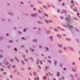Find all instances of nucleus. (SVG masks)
Returning <instances> with one entry per match:
<instances>
[{
    "instance_id": "obj_58",
    "label": "nucleus",
    "mask_w": 80,
    "mask_h": 80,
    "mask_svg": "<svg viewBox=\"0 0 80 80\" xmlns=\"http://www.w3.org/2000/svg\"><path fill=\"white\" fill-rule=\"evenodd\" d=\"M40 64H41V65H42V61H40Z\"/></svg>"
},
{
    "instance_id": "obj_46",
    "label": "nucleus",
    "mask_w": 80,
    "mask_h": 80,
    "mask_svg": "<svg viewBox=\"0 0 80 80\" xmlns=\"http://www.w3.org/2000/svg\"><path fill=\"white\" fill-rule=\"evenodd\" d=\"M75 62H72V64L73 65H75Z\"/></svg>"
},
{
    "instance_id": "obj_28",
    "label": "nucleus",
    "mask_w": 80,
    "mask_h": 80,
    "mask_svg": "<svg viewBox=\"0 0 80 80\" xmlns=\"http://www.w3.org/2000/svg\"><path fill=\"white\" fill-rule=\"evenodd\" d=\"M66 40H67L68 41H70V39L69 38H66Z\"/></svg>"
},
{
    "instance_id": "obj_8",
    "label": "nucleus",
    "mask_w": 80,
    "mask_h": 80,
    "mask_svg": "<svg viewBox=\"0 0 80 80\" xmlns=\"http://www.w3.org/2000/svg\"><path fill=\"white\" fill-rule=\"evenodd\" d=\"M38 23L39 24H41V25H43V22L40 21H38Z\"/></svg>"
},
{
    "instance_id": "obj_42",
    "label": "nucleus",
    "mask_w": 80,
    "mask_h": 80,
    "mask_svg": "<svg viewBox=\"0 0 80 80\" xmlns=\"http://www.w3.org/2000/svg\"><path fill=\"white\" fill-rule=\"evenodd\" d=\"M48 68H49V67L48 66H47L45 68V69H46L47 70L48 69Z\"/></svg>"
},
{
    "instance_id": "obj_48",
    "label": "nucleus",
    "mask_w": 80,
    "mask_h": 80,
    "mask_svg": "<svg viewBox=\"0 0 80 80\" xmlns=\"http://www.w3.org/2000/svg\"><path fill=\"white\" fill-rule=\"evenodd\" d=\"M10 77L11 78H13V76H12V75H10Z\"/></svg>"
},
{
    "instance_id": "obj_39",
    "label": "nucleus",
    "mask_w": 80,
    "mask_h": 80,
    "mask_svg": "<svg viewBox=\"0 0 80 80\" xmlns=\"http://www.w3.org/2000/svg\"><path fill=\"white\" fill-rule=\"evenodd\" d=\"M38 68H40V69H41L42 68H41V66H40L38 65Z\"/></svg>"
},
{
    "instance_id": "obj_23",
    "label": "nucleus",
    "mask_w": 80,
    "mask_h": 80,
    "mask_svg": "<svg viewBox=\"0 0 80 80\" xmlns=\"http://www.w3.org/2000/svg\"><path fill=\"white\" fill-rule=\"evenodd\" d=\"M47 61L48 63H52V61H51L49 59H48Z\"/></svg>"
},
{
    "instance_id": "obj_9",
    "label": "nucleus",
    "mask_w": 80,
    "mask_h": 80,
    "mask_svg": "<svg viewBox=\"0 0 80 80\" xmlns=\"http://www.w3.org/2000/svg\"><path fill=\"white\" fill-rule=\"evenodd\" d=\"M43 8H45L46 10H47L48 9V7H47L45 5H43Z\"/></svg>"
},
{
    "instance_id": "obj_16",
    "label": "nucleus",
    "mask_w": 80,
    "mask_h": 80,
    "mask_svg": "<svg viewBox=\"0 0 80 80\" xmlns=\"http://www.w3.org/2000/svg\"><path fill=\"white\" fill-rule=\"evenodd\" d=\"M29 59H30V60H31L32 62H33V58H32V57H31L29 58Z\"/></svg>"
},
{
    "instance_id": "obj_56",
    "label": "nucleus",
    "mask_w": 80,
    "mask_h": 80,
    "mask_svg": "<svg viewBox=\"0 0 80 80\" xmlns=\"http://www.w3.org/2000/svg\"><path fill=\"white\" fill-rule=\"evenodd\" d=\"M58 28V29H60V30H61V28H60V27L58 26L57 27Z\"/></svg>"
},
{
    "instance_id": "obj_49",
    "label": "nucleus",
    "mask_w": 80,
    "mask_h": 80,
    "mask_svg": "<svg viewBox=\"0 0 80 80\" xmlns=\"http://www.w3.org/2000/svg\"><path fill=\"white\" fill-rule=\"evenodd\" d=\"M21 70H22L23 71V70H25V69L24 68H21Z\"/></svg>"
},
{
    "instance_id": "obj_15",
    "label": "nucleus",
    "mask_w": 80,
    "mask_h": 80,
    "mask_svg": "<svg viewBox=\"0 0 80 80\" xmlns=\"http://www.w3.org/2000/svg\"><path fill=\"white\" fill-rule=\"evenodd\" d=\"M8 14H9V15H11V16H13L14 15V14L13 13H12V12H8Z\"/></svg>"
},
{
    "instance_id": "obj_43",
    "label": "nucleus",
    "mask_w": 80,
    "mask_h": 80,
    "mask_svg": "<svg viewBox=\"0 0 80 80\" xmlns=\"http://www.w3.org/2000/svg\"><path fill=\"white\" fill-rule=\"evenodd\" d=\"M49 21L50 23H53V21L52 20H49Z\"/></svg>"
},
{
    "instance_id": "obj_10",
    "label": "nucleus",
    "mask_w": 80,
    "mask_h": 80,
    "mask_svg": "<svg viewBox=\"0 0 80 80\" xmlns=\"http://www.w3.org/2000/svg\"><path fill=\"white\" fill-rule=\"evenodd\" d=\"M15 59L18 62H20V61L18 60V58H17L16 57H15Z\"/></svg>"
},
{
    "instance_id": "obj_5",
    "label": "nucleus",
    "mask_w": 80,
    "mask_h": 80,
    "mask_svg": "<svg viewBox=\"0 0 80 80\" xmlns=\"http://www.w3.org/2000/svg\"><path fill=\"white\" fill-rule=\"evenodd\" d=\"M68 48L69 49L71 50H72V51H74V49L72 47H68Z\"/></svg>"
},
{
    "instance_id": "obj_47",
    "label": "nucleus",
    "mask_w": 80,
    "mask_h": 80,
    "mask_svg": "<svg viewBox=\"0 0 80 80\" xmlns=\"http://www.w3.org/2000/svg\"><path fill=\"white\" fill-rule=\"evenodd\" d=\"M39 18L41 19V20H43V18L40 17V16H39Z\"/></svg>"
},
{
    "instance_id": "obj_29",
    "label": "nucleus",
    "mask_w": 80,
    "mask_h": 80,
    "mask_svg": "<svg viewBox=\"0 0 80 80\" xmlns=\"http://www.w3.org/2000/svg\"><path fill=\"white\" fill-rule=\"evenodd\" d=\"M45 48L47 51H49V49H48V47H46Z\"/></svg>"
},
{
    "instance_id": "obj_61",
    "label": "nucleus",
    "mask_w": 80,
    "mask_h": 80,
    "mask_svg": "<svg viewBox=\"0 0 80 80\" xmlns=\"http://www.w3.org/2000/svg\"><path fill=\"white\" fill-rule=\"evenodd\" d=\"M15 68V65H14L12 66V68Z\"/></svg>"
},
{
    "instance_id": "obj_1",
    "label": "nucleus",
    "mask_w": 80,
    "mask_h": 80,
    "mask_svg": "<svg viewBox=\"0 0 80 80\" xmlns=\"http://www.w3.org/2000/svg\"><path fill=\"white\" fill-rule=\"evenodd\" d=\"M65 20L67 22V25L64 24L63 23H62V25L64 27L67 28V27H68V28L70 29V30H73V27L72 26H71L69 25L70 23H72V21L71 19V16L70 15H68L67 17H65Z\"/></svg>"
},
{
    "instance_id": "obj_18",
    "label": "nucleus",
    "mask_w": 80,
    "mask_h": 80,
    "mask_svg": "<svg viewBox=\"0 0 80 80\" xmlns=\"http://www.w3.org/2000/svg\"><path fill=\"white\" fill-rule=\"evenodd\" d=\"M45 22L47 23H49V21L45 19Z\"/></svg>"
},
{
    "instance_id": "obj_26",
    "label": "nucleus",
    "mask_w": 80,
    "mask_h": 80,
    "mask_svg": "<svg viewBox=\"0 0 80 80\" xmlns=\"http://www.w3.org/2000/svg\"><path fill=\"white\" fill-rule=\"evenodd\" d=\"M51 7H52V8H55V6L51 4Z\"/></svg>"
},
{
    "instance_id": "obj_2",
    "label": "nucleus",
    "mask_w": 80,
    "mask_h": 80,
    "mask_svg": "<svg viewBox=\"0 0 80 80\" xmlns=\"http://www.w3.org/2000/svg\"><path fill=\"white\" fill-rule=\"evenodd\" d=\"M3 63L5 64V65H9V62L7 61V59H5L4 61L2 62Z\"/></svg>"
},
{
    "instance_id": "obj_44",
    "label": "nucleus",
    "mask_w": 80,
    "mask_h": 80,
    "mask_svg": "<svg viewBox=\"0 0 80 80\" xmlns=\"http://www.w3.org/2000/svg\"><path fill=\"white\" fill-rule=\"evenodd\" d=\"M14 50L15 51H16V52H17V48H14Z\"/></svg>"
},
{
    "instance_id": "obj_13",
    "label": "nucleus",
    "mask_w": 80,
    "mask_h": 80,
    "mask_svg": "<svg viewBox=\"0 0 80 80\" xmlns=\"http://www.w3.org/2000/svg\"><path fill=\"white\" fill-rule=\"evenodd\" d=\"M57 77H60V72H59L57 73Z\"/></svg>"
},
{
    "instance_id": "obj_37",
    "label": "nucleus",
    "mask_w": 80,
    "mask_h": 80,
    "mask_svg": "<svg viewBox=\"0 0 80 80\" xmlns=\"http://www.w3.org/2000/svg\"><path fill=\"white\" fill-rule=\"evenodd\" d=\"M10 60L11 61V62H13V58H12L10 59Z\"/></svg>"
},
{
    "instance_id": "obj_52",
    "label": "nucleus",
    "mask_w": 80,
    "mask_h": 80,
    "mask_svg": "<svg viewBox=\"0 0 80 80\" xmlns=\"http://www.w3.org/2000/svg\"><path fill=\"white\" fill-rule=\"evenodd\" d=\"M3 73L4 75H6L7 73L6 72H4Z\"/></svg>"
},
{
    "instance_id": "obj_62",
    "label": "nucleus",
    "mask_w": 80,
    "mask_h": 80,
    "mask_svg": "<svg viewBox=\"0 0 80 80\" xmlns=\"http://www.w3.org/2000/svg\"><path fill=\"white\" fill-rule=\"evenodd\" d=\"M33 42H37V40H36V39H34V40H33Z\"/></svg>"
},
{
    "instance_id": "obj_12",
    "label": "nucleus",
    "mask_w": 80,
    "mask_h": 80,
    "mask_svg": "<svg viewBox=\"0 0 80 80\" xmlns=\"http://www.w3.org/2000/svg\"><path fill=\"white\" fill-rule=\"evenodd\" d=\"M39 61H40V60L39 59V58H38L37 60V62H36V63H37V65H38V64H39Z\"/></svg>"
},
{
    "instance_id": "obj_27",
    "label": "nucleus",
    "mask_w": 80,
    "mask_h": 80,
    "mask_svg": "<svg viewBox=\"0 0 80 80\" xmlns=\"http://www.w3.org/2000/svg\"><path fill=\"white\" fill-rule=\"evenodd\" d=\"M50 31L48 30L47 31V33H48L49 34H50V33H51Z\"/></svg>"
},
{
    "instance_id": "obj_22",
    "label": "nucleus",
    "mask_w": 80,
    "mask_h": 80,
    "mask_svg": "<svg viewBox=\"0 0 80 80\" xmlns=\"http://www.w3.org/2000/svg\"><path fill=\"white\" fill-rule=\"evenodd\" d=\"M29 49L31 50H32V52H35V50H34V49H32V48H30Z\"/></svg>"
},
{
    "instance_id": "obj_55",
    "label": "nucleus",
    "mask_w": 80,
    "mask_h": 80,
    "mask_svg": "<svg viewBox=\"0 0 80 80\" xmlns=\"http://www.w3.org/2000/svg\"><path fill=\"white\" fill-rule=\"evenodd\" d=\"M63 36L64 37H66V36H67V35H66V34H64L63 35Z\"/></svg>"
},
{
    "instance_id": "obj_38",
    "label": "nucleus",
    "mask_w": 80,
    "mask_h": 80,
    "mask_svg": "<svg viewBox=\"0 0 80 80\" xmlns=\"http://www.w3.org/2000/svg\"><path fill=\"white\" fill-rule=\"evenodd\" d=\"M48 73L49 75H51V76H53V75L52 74L50 73L49 72H48Z\"/></svg>"
},
{
    "instance_id": "obj_40",
    "label": "nucleus",
    "mask_w": 80,
    "mask_h": 80,
    "mask_svg": "<svg viewBox=\"0 0 80 80\" xmlns=\"http://www.w3.org/2000/svg\"><path fill=\"white\" fill-rule=\"evenodd\" d=\"M71 77L72 78H74V77L73 76V75L72 74H71Z\"/></svg>"
},
{
    "instance_id": "obj_50",
    "label": "nucleus",
    "mask_w": 80,
    "mask_h": 80,
    "mask_svg": "<svg viewBox=\"0 0 80 80\" xmlns=\"http://www.w3.org/2000/svg\"><path fill=\"white\" fill-rule=\"evenodd\" d=\"M12 42H13V41H12V40H10L9 41V43H12Z\"/></svg>"
},
{
    "instance_id": "obj_25",
    "label": "nucleus",
    "mask_w": 80,
    "mask_h": 80,
    "mask_svg": "<svg viewBox=\"0 0 80 80\" xmlns=\"http://www.w3.org/2000/svg\"><path fill=\"white\" fill-rule=\"evenodd\" d=\"M43 15L45 16H46L47 17H48V15L46 13H44Z\"/></svg>"
},
{
    "instance_id": "obj_41",
    "label": "nucleus",
    "mask_w": 80,
    "mask_h": 80,
    "mask_svg": "<svg viewBox=\"0 0 80 80\" xmlns=\"http://www.w3.org/2000/svg\"><path fill=\"white\" fill-rule=\"evenodd\" d=\"M3 38L2 37H0V40H2Z\"/></svg>"
},
{
    "instance_id": "obj_30",
    "label": "nucleus",
    "mask_w": 80,
    "mask_h": 80,
    "mask_svg": "<svg viewBox=\"0 0 80 80\" xmlns=\"http://www.w3.org/2000/svg\"><path fill=\"white\" fill-rule=\"evenodd\" d=\"M60 19H61V20H63V19L64 18L63 17L61 16L60 17Z\"/></svg>"
},
{
    "instance_id": "obj_63",
    "label": "nucleus",
    "mask_w": 80,
    "mask_h": 80,
    "mask_svg": "<svg viewBox=\"0 0 80 80\" xmlns=\"http://www.w3.org/2000/svg\"><path fill=\"white\" fill-rule=\"evenodd\" d=\"M34 80H37V78H34Z\"/></svg>"
},
{
    "instance_id": "obj_3",
    "label": "nucleus",
    "mask_w": 80,
    "mask_h": 80,
    "mask_svg": "<svg viewBox=\"0 0 80 80\" xmlns=\"http://www.w3.org/2000/svg\"><path fill=\"white\" fill-rule=\"evenodd\" d=\"M72 71L74 72H77V70H76V69L73 68H72Z\"/></svg>"
},
{
    "instance_id": "obj_20",
    "label": "nucleus",
    "mask_w": 80,
    "mask_h": 80,
    "mask_svg": "<svg viewBox=\"0 0 80 80\" xmlns=\"http://www.w3.org/2000/svg\"><path fill=\"white\" fill-rule=\"evenodd\" d=\"M46 5H47V7H48V8H50V4L47 3L46 4Z\"/></svg>"
},
{
    "instance_id": "obj_6",
    "label": "nucleus",
    "mask_w": 80,
    "mask_h": 80,
    "mask_svg": "<svg viewBox=\"0 0 80 80\" xmlns=\"http://www.w3.org/2000/svg\"><path fill=\"white\" fill-rule=\"evenodd\" d=\"M74 29H75V30L76 31H77V32H80V31H79V30L77 28L74 27Z\"/></svg>"
},
{
    "instance_id": "obj_11",
    "label": "nucleus",
    "mask_w": 80,
    "mask_h": 80,
    "mask_svg": "<svg viewBox=\"0 0 80 80\" xmlns=\"http://www.w3.org/2000/svg\"><path fill=\"white\" fill-rule=\"evenodd\" d=\"M49 39H50L51 41H53V37L51 36L49 37Z\"/></svg>"
},
{
    "instance_id": "obj_31",
    "label": "nucleus",
    "mask_w": 80,
    "mask_h": 80,
    "mask_svg": "<svg viewBox=\"0 0 80 80\" xmlns=\"http://www.w3.org/2000/svg\"><path fill=\"white\" fill-rule=\"evenodd\" d=\"M58 51L59 53H62V50H59Z\"/></svg>"
},
{
    "instance_id": "obj_17",
    "label": "nucleus",
    "mask_w": 80,
    "mask_h": 80,
    "mask_svg": "<svg viewBox=\"0 0 80 80\" xmlns=\"http://www.w3.org/2000/svg\"><path fill=\"white\" fill-rule=\"evenodd\" d=\"M54 65H57V60H55L54 61Z\"/></svg>"
},
{
    "instance_id": "obj_60",
    "label": "nucleus",
    "mask_w": 80,
    "mask_h": 80,
    "mask_svg": "<svg viewBox=\"0 0 80 80\" xmlns=\"http://www.w3.org/2000/svg\"><path fill=\"white\" fill-rule=\"evenodd\" d=\"M59 36H60V35L59 34H57V36L58 37H59Z\"/></svg>"
},
{
    "instance_id": "obj_24",
    "label": "nucleus",
    "mask_w": 80,
    "mask_h": 80,
    "mask_svg": "<svg viewBox=\"0 0 80 80\" xmlns=\"http://www.w3.org/2000/svg\"><path fill=\"white\" fill-rule=\"evenodd\" d=\"M21 62L22 63L23 65H25V62H24V61L23 60H21Z\"/></svg>"
},
{
    "instance_id": "obj_64",
    "label": "nucleus",
    "mask_w": 80,
    "mask_h": 80,
    "mask_svg": "<svg viewBox=\"0 0 80 80\" xmlns=\"http://www.w3.org/2000/svg\"><path fill=\"white\" fill-rule=\"evenodd\" d=\"M77 80H80V78H77Z\"/></svg>"
},
{
    "instance_id": "obj_36",
    "label": "nucleus",
    "mask_w": 80,
    "mask_h": 80,
    "mask_svg": "<svg viewBox=\"0 0 80 80\" xmlns=\"http://www.w3.org/2000/svg\"><path fill=\"white\" fill-rule=\"evenodd\" d=\"M74 3H75V5H78V3H77V2L76 1L74 2Z\"/></svg>"
},
{
    "instance_id": "obj_54",
    "label": "nucleus",
    "mask_w": 80,
    "mask_h": 80,
    "mask_svg": "<svg viewBox=\"0 0 80 80\" xmlns=\"http://www.w3.org/2000/svg\"><path fill=\"white\" fill-rule=\"evenodd\" d=\"M28 69L29 70H31V68L30 67H28Z\"/></svg>"
},
{
    "instance_id": "obj_32",
    "label": "nucleus",
    "mask_w": 80,
    "mask_h": 80,
    "mask_svg": "<svg viewBox=\"0 0 80 80\" xmlns=\"http://www.w3.org/2000/svg\"><path fill=\"white\" fill-rule=\"evenodd\" d=\"M62 12H64V13H67V11L63 10H62Z\"/></svg>"
},
{
    "instance_id": "obj_53",
    "label": "nucleus",
    "mask_w": 80,
    "mask_h": 80,
    "mask_svg": "<svg viewBox=\"0 0 80 80\" xmlns=\"http://www.w3.org/2000/svg\"><path fill=\"white\" fill-rule=\"evenodd\" d=\"M3 57V55H0V58H2Z\"/></svg>"
},
{
    "instance_id": "obj_51",
    "label": "nucleus",
    "mask_w": 80,
    "mask_h": 80,
    "mask_svg": "<svg viewBox=\"0 0 80 80\" xmlns=\"http://www.w3.org/2000/svg\"><path fill=\"white\" fill-rule=\"evenodd\" d=\"M61 30H62V31H64V32H65V30L64 29H61Z\"/></svg>"
},
{
    "instance_id": "obj_33",
    "label": "nucleus",
    "mask_w": 80,
    "mask_h": 80,
    "mask_svg": "<svg viewBox=\"0 0 80 80\" xmlns=\"http://www.w3.org/2000/svg\"><path fill=\"white\" fill-rule=\"evenodd\" d=\"M61 78L62 79V80H64V79L65 78V77L64 76H62L61 77Z\"/></svg>"
},
{
    "instance_id": "obj_4",
    "label": "nucleus",
    "mask_w": 80,
    "mask_h": 80,
    "mask_svg": "<svg viewBox=\"0 0 80 80\" xmlns=\"http://www.w3.org/2000/svg\"><path fill=\"white\" fill-rule=\"evenodd\" d=\"M38 15V14L37 13H36V14H31V15L32 17H34V16H35V17H36V16H37Z\"/></svg>"
},
{
    "instance_id": "obj_45",
    "label": "nucleus",
    "mask_w": 80,
    "mask_h": 80,
    "mask_svg": "<svg viewBox=\"0 0 80 80\" xmlns=\"http://www.w3.org/2000/svg\"><path fill=\"white\" fill-rule=\"evenodd\" d=\"M63 49L64 50L66 51L67 50V48L66 47H65L63 48Z\"/></svg>"
},
{
    "instance_id": "obj_21",
    "label": "nucleus",
    "mask_w": 80,
    "mask_h": 80,
    "mask_svg": "<svg viewBox=\"0 0 80 80\" xmlns=\"http://www.w3.org/2000/svg\"><path fill=\"white\" fill-rule=\"evenodd\" d=\"M38 2L39 3H40V4H43V2L42 1H38Z\"/></svg>"
},
{
    "instance_id": "obj_59",
    "label": "nucleus",
    "mask_w": 80,
    "mask_h": 80,
    "mask_svg": "<svg viewBox=\"0 0 80 80\" xmlns=\"http://www.w3.org/2000/svg\"><path fill=\"white\" fill-rule=\"evenodd\" d=\"M67 70V68H64L63 70Z\"/></svg>"
},
{
    "instance_id": "obj_34",
    "label": "nucleus",
    "mask_w": 80,
    "mask_h": 80,
    "mask_svg": "<svg viewBox=\"0 0 80 80\" xmlns=\"http://www.w3.org/2000/svg\"><path fill=\"white\" fill-rule=\"evenodd\" d=\"M74 76V77H76L77 78V74L76 73H75Z\"/></svg>"
},
{
    "instance_id": "obj_7",
    "label": "nucleus",
    "mask_w": 80,
    "mask_h": 80,
    "mask_svg": "<svg viewBox=\"0 0 80 80\" xmlns=\"http://www.w3.org/2000/svg\"><path fill=\"white\" fill-rule=\"evenodd\" d=\"M38 12L39 13H40L41 14H42V12L40 10V9H38Z\"/></svg>"
},
{
    "instance_id": "obj_57",
    "label": "nucleus",
    "mask_w": 80,
    "mask_h": 80,
    "mask_svg": "<svg viewBox=\"0 0 80 80\" xmlns=\"http://www.w3.org/2000/svg\"><path fill=\"white\" fill-rule=\"evenodd\" d=\"M43 78L44 79H46V78H47V77H46V76H44L43 77Z\"/></svg>"
},
{
    "instance_id": "obj_35",
    "label": "nucleus",
    "mask_w": 80,
    "mask_h": 80,
    "mask_svg": "<svg viewBox=\"0 0 80 80\" xmlns=\"http://www.w3.org/2000/svg\"><path fill=\"white\" fill-rule=\"evenodd\" d=\"M14 71L15 73H17V69H15L14 70Z\"/></svg>"
},
{
    "instance_id": "obj_14",
    "label": "nucleus",
    "mask_w": 80,
    "mask_h": 80,
    "mask_svg": "<svg viewBox=\"0 0 80 80\" xmlns=\"http://www.w3.org/2000/svg\"><path fill=\"white\" fill-rule=\"evenodd\" d=\"M58 46L60 47V48H62L63 47V46H62V44H58Z\"/></svg>"
},
{
    "instance_id": "obj_19",
    "label": "nucleus",
    "mask_w": 80,
    "mask_h": 80,
    "mask_svg": "<svg viewBox=\"0 0 80 80\" xmlns=\"http://www.w3.org/2000/svg\"><path fill=\"white\" fill-rule=\"evenodd\" d=\"M54 31H55L56 32H58V30L57 29V28H54Z\"/></svg>"
}]
</instances>
